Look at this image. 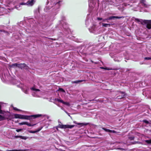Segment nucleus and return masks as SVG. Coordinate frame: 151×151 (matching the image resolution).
I'll use <instances>...</instances> for the list:
<instances>
[{"label": "nucleus", "instance_id": "nucleus-1", "mask_svg": "<svg viewBox=\"0 0 151 151\" xmlns=\"http://www.w3.org/2000/svg\"><path fill=\"white\" fill-rule=\"evenodd\" d=\"M60 1L58 0H48V2L47 5L49 6L50 5L51 6V7H53L52 10H55L58 9L60 6Z\"/></svg>", "mask_w": 151, "mask_h": 151}, {"label": "nucleus", "instance_id": "nucleus-2", "mask_svg": "<svg viewBox=\"0 0 151 151\" xmlns=\"http://www.w3.org/2000/svg\"><path fill=\"white\" fill-rule=\"evenodd\" d=\"M135 22L141 23L142 24H146V27L148 29H151V20H143L141 19L135 18Z\"/></svg>", "mask_w": 151, "mask_h": 151}, {"label": "nucleus", "instance_id": "nucleus-3", "mask_svg": "<svg viewBox=\"0 0 151 151\" xmlns=\"http://www.w3.org/2000/svg\"><path fill=\"white\" fill-rule=\"evenodd\" d=\"M41 116H42V117H46L47 119H48L50 117L49 116L46 115L37 114L27 116L20 114L19 118L20 119H29L31 117H33L34 118H35Z\"/></svg>", "mask_w": 151, "mask_h": 151}, {"label": "nucleus", "instance_id": "nucleus-4", "mask_svg": "<svg viewBox=\"0 0 151 151\" xmlns=\"http://www.w3.org/2000/svg\"><path fill=\"white\" fill-rule=\"evenodd\" d=\"M89 11L91 12L95 7V2L94 0H88Z\"/></svg>", "mask_w": 151, "mask_h": 151}, {"label": "nucleus", "instance_id": "nucleus-5", "mask_svg": "<svg viewBox=\"0 0 151 151\" xmlns=\"http://www.w3.org/2000/svg\"><path fill=\"white\" fill-rule=\"evenodd\" d=\"M35 2V0H28L27 3L22 2L20 4V5H26L28 6H32Z\"/></svg>", "mask_w": 151, "mask_h": 151}, {"label": "nucleus", "instance_id": "nucleus-6", "mask_svg": "<svg viewBox=\"0 0 151 151\" xmlns=\"http://www.w3.org/2000/svg\"><path fill=\"white\" fill-rule=\"evenodd\" d=\"M41 22L42 23V25L45 27L49 26L50 25V22L47 19H45Z\"/></svg>", "mask_w": 151, "mask_h": 151}, {"label": "nucleus", "instance_id": "nucleus-7", "mask_svg": "<svg viewBox=\"0 0 151 151\" xmlns=\"http://www.w3.org/2000/svg\"><path fill=\"white\" fill-rule=\"evenodd\" d=\"M124 18V17H118L115 16H111L109 17L106 19V20H111L114 18L116 19H121L122 18Z\"/></svg>", "mask_w": 151, "mask_h": 151}, {"label": "nucleus", "instance_id": "nucleus-8", "mask_svg": "<svg viewBox=\"0 0 151 151\" xmlns=\"http://www.w3.org/2000/svg\"><path fill=\"white\" fill-rule=\"evenodd\" d=\"M99 29V28L95 25H93V26L91 27V29L92 30V32L94 33H96Z\"/></svg>", "mask_w": 151, "mask_h": 151}, {"label": "nucleus", "instance_id": "nucleus-9", "mask_svg": "<svg viewBox=\"0 0 151 151\" xmlns=\"http://www.w3.org/2000/svg\"><path fill=\"white\" fill-rule=\"evenodd\" d=\"M31 89L32 91H34V92L32 93L33 96H34L36 97L37 96V95L35 92H36L37 91H40V90L38 89H36L34 87H32L31 88Z\"/></svg>", "mask_w": 151, "mask_h": 151}, {"label": "nucleus", "instance_id": "nucleus-10", "mask_svg": "<svg viewBox=\"0 0 151 151\" xmlns=\"http://www.w3.org/2000/svg\"><path fill=\"white\" fill-rule=\"evenodd\" d=\"M55 101H57L59 102H60L61 103H62L63 104L67 105L68 106H69L70 105V104L68 102H65L63 100L60 99H55Z\"/></svg>", "mask_w": 151, "mask_h": 151}, {"label": "nucleus", "instance_id": "nucleus-11", "mask_svg": "<svg viewBox=\"0 0 151 151\" xmlns=\"http://www.w3.org/2000/svg\"><path fill=\"white\" fill-rule=\"evenodd\" d=\"M92 21V19L87 17L86 19V24L87 26H88L90 23H91V22Z\"/></svg>", "mask_w": 151, "mask_h": 151}, {"label": "nucleus", "instance_id": "nucleus-12", "mask_svg": "<svg viewBox=\"0 0 151 151\" xmlns=\"http://www.w3.org/2000/svg\"><path fill=\"white\" fill-rule=\"evenodd\" d=\"M119 94L120 96L117 97L118 99H120L124 97L125 96V94L124 92H120Z\"/></svg>", "mask_w": 151, "mask_h": 151}, {"label": "nucleus", "instance_id": "nucleus-13", "mask_svg": "<svg viewBox=\"0 0 151 151\" xmlns=\"http://www.w3.org/2000/svg\"><path fill=\"white\" fill-rule=\"evenodd\" d=\"M99 24L100 26L102 25L103 27H109L111 26L110 24L104 23L102 22H100Z\"/></svg>", "mask_w": 151, "mask_h": 151}, {"label": "nucleus", "instance_id": "nucleus-14", "mask_svg": "<svg viewBox=\"0 0 151 151\" xmlns=\"http://www.w3.org/2000/svg\"><path fill=\"white\" fill-rule=\"evenodd\" d=\"M42 128H43V127H40L38 128L36 131L29 130V131H28V132L30 133H35L36 132H38L40 131V130H41L42 129Z\"/></svg>", "mask_w": 151, "mask_h": 151}, {"label": "nucleus", "instance_id": "nucleus-15", "mask_svg": "<svg viewBox=\"0 0 151 151\" xmlns=\"http://www.w3.org/2000/svg\"><path fill=\"white\" fill-rule=\"evenodd\" d=\"M141 4H142V5L144 6L145 7H147V5L146 4L145 2V0H141Z\"/></svg>", "mask_w": 151, "mask_h": 151}, {"label": "nucleus", "instance_id": "nucleus-16", "mask_svg": "<svg viewBox=\"0 0 151 151\" xmlns=\"http://www.w3.org/2000/svg\"><path fill=\"white\" fill-rule=\"evenodd\" d=\"M19 65H20L18 67L19 68H21L22 69L25 68L26 66V65L25 64H19Z\"/></svg>", "mask_w": 151, "mask_h": 151}, {"label": "nucleus", "instance_id": "nucleus-17", "mask_svg": "<svg viewBox=\"0 0 151 151\" xmlns=\"http://www.w3.org/2000/svg\"><path fill=\"white\" fill-rule=\"evenodd\" d=\"M58 127L60 128L63 129L66 128V125H64L62 124H59Z\"/></svg>", "mask_w": 151, "mask_h": 151}, {"label": "nucleus", "instance_id": "nucleus-18", "mask_svg": "<svg viewBox=\"0 0 151 151\" xmlns=\"http://www.w3.org/2000/svg\"><path fill=\"white\" fill-rule=\"evenodd\" d=\"M60 23L63 25V28L65 29V27H66L65 25H66V23L63 21H61Z\"/></svg>", "mask_w": 151, "mask_h": 151}, {"label": "nucleus", "instance_id": "nucleus-19", "mask_svg": "<svg viewBox=\"0 0 151 151\" xmlns=\"http://www.w3.org/2000/svg\"><path fill=\"white\" fill-rule=\"evenodd\" d=\"M19 65V64L17 63H15L12 64V65L11 66V67H18V66Z\"/></svg>", "mask_w": 151, "mask_h": 151}, {"label": "nucleus", "instance_id": "nucleus-20", "mask_svg": "<svg viewBox=\"0 0 151 151\" xmlns=\"http://www.w3.org/2000/svg\"><path fill=\"white\" fill-rule=\"evenodd\" d=\"M73 122L75 124H77L78 125H82V126L83 125H86L87 124H85V123H77L76 122V121H74Z\"/></svg>", "mask_w": 151, "mask_h": 151}, {"label": "nucleus", "instance_id": "nucleus-21", "mask_svg": "<svg viewBox=\"0 0 151 151\" xmlns=\"http://www.w3.org/2000/svg\"><path fill=\"white\" fill-rule=\"evenodd\" d=\"M74 127V125H66V128H72Z\"/></svg>", "mask_w": 151, "mask_h": 151}, {"label": "nucleus", "instance_id": "nucleus-22", "mask_svg": "<svg viewBox=\"0 0 151 151\" xmlns=\"http://www.w3.org/2000/svg\"><path fill=\"white\" fill-rule=\"evenodd\" d=\"M40 9V7H38L37 9H36L35 10V11H34L35 13L37 14V13H39Z\"/></svg>", "mask_w": 151, "mask_h": 151}, {"label": "nucleus", "instance_id": "nucleus-23", "mask_svg": "<svg viewBox=\"0 0 151 151\" xmlns=\"http://www.w3.org/2000/svg\"><path fill=\"white\" fill-rule=\"evenodd\" d=\"M26 125H27L28 126H33L36 125L35 124H31L30 123H28V122H26Z\"/></svg>", "mask_w": 151, "mask_h": 151}, {"label": "nucleus", "instance_id": "nucleus-24", "mask_svg": "<svg viewBox=\"0 0 151 151\" xmlns=\"http://www.w3.org/2000/svg\"><path fill=\"white\" fill-rule=\"evenodd\" d=\"M102 129L106 132H110V129H107L105 128H102Z\"/></svg>", "mask_w": 151, "mask_h": 151}, {"label": "nucleus", "instance_id": "nucleus-25", "mask_svg": "<svg viewBox=\"0 0 151 151\" xmlns=\"http://www.w3.org/2000/svg\"><path fill=\"white\" fill-rule=\"evenodd\" d=\"M83 81V80H78V81H76L73 82V83H79Z\"/></svg>", "mask_w": 151, "mask_h": 151}, {"label": "nucleus", "instance_id": "nucleus-26", "mask_svg": "<svg viewBox=\"0 0 151 151\" xmlns=\"http://www.w3.org/2000/svg\"><path fill=\"white\" fill-rule=\"evenodd\" d=\"M4 119V117L0 115V121L3 120Z\"/></svg>", "mask_w": 151, "mask_h": 151}, {"label": "nucleus", "instance_id": "nucleus-27", "mask_svg": "<svg viewBox=\"0 0 151 151\" xmlns=\"http://www.w3.org/2000/svg\"><path fill=\"white\" fill-rule=\"evenodd\" d=\"M20 138H21L22 139H24V140H26L27 139V138L25 136H21L20 137Z\"/></svg>", "mask_w": 151, "mask_h": 151}, {"label": "nucleus", "instance_id": "nucleus-28", "mask_svg": "<svg viewBox=\"0 0 151 151\" xmlns=\"http://www.w3.org/2000/svg\"><path fill=\"white\" fill-rule=\"evenodd\" d=\"M145 141L146 143L148 144H151V139L146 140Z\"/></svg>", "mask_w": 151, "mask_h": 151}, {"label": "nucleus", "instance_id": "nucleus-29", "mask_svg": "<svg viewBox=\"0 0 151 151\" xmlns=\"http://www.w3.org/2000/svg\"><path fill=\"white\" fill-rule=\"evenodd\" d=\"M7 151H23L22 150H7Z\"/></svg>", "mask_w": 151, "mask_h": 151}, {"label": "nucleus", "instance_id": "nucleus-30", "mask_svg": "<svg viewBox=\"0 0 151 151\" xmlns=\"http://www.w3.org/2000/svg\"><path fill=\"white\" fill-rule=\"evenodd\" d=\"M19 115L18 114H15L14 115V117L16 118H19Z\"/></svg>", "mask_w": 151, "mask_h": 151}, {"label": "nucleus", "instance_id": "nucleus-31", "mask_svg": "<svg viewBox=\"0 0 151 151\" xmlns=\"http://www.w3.org/2000/svg\"><path fill=\"white\" fill-rule=\"evenodd\" d=\"M50 8H48V7L47 6H46L44 8V10L45 12H47L48 11V10Z\"/></svg>", "mask_w": 151, "mask_h": 151}, {"label": "nucleus", "instance_id": "nucleus-32", "mask_svg": "<svg viewBox=\"0 0 151 151\" xmlns=\"http://www.w3.org/2000/svg\"><path fill=\"white\" fill-rule=\"evenodd\" d=\"M26 122H22L19 123V124L20 125H24V124L26 125Z\"/></svg>", "mask_w": 151, "mask_h": 151}, {"label": "nucleus", "instance_id": "nucleus-33", "mask_svg": "<svg viewBox=\"0 0 151 151\" xmlns=\"http://www.w3.org/2000/svg\"><path fill=\"white\" fill-rule=\"evenodd\" d=\"M13 109L15 110L18 111H20V110L19 109H17L16 107H13Z\"/></svg>", "mask_w": 151, "mask_h": 151}, {"label": "nucleus", "instance_id": "nucleus-34", "mask_svg": "<svg viewBox=\"0 0 151 151\" xmlns=\"http://www.w3.org/2000/svg\"><path fill=\"white\" fill-rule=\"evenodd\" d=\"M28 89H27L25 91H24V92L26 94H28Z\"/></svg>", "mask_w": 151, "mask_h": 151}, {"label": "nucleus", "instance_id": "nucleus-35", "mask_svg": "<svg viewBox=\"0 0 151 151\" xmlns=\"http://www.w3.org/2000/svg\"><path fill=\"white\" fill-rule=\"evenodd\" d=\"M144 59L145 60H150L151 59V58L149 57H145Z\"/></svg>", "mask_w": 151, "mask_h": 151}, {"label": "nucleus", "instance_id": "nucleus-36", "mask_svg": "<svg viewBox=\"0 0 151 151\" xmlns=\"http://www.w3.org/2000/svg\"><path fill=\"white\" fill-rule=\"evenodd\" d=\"M22 129H17L16 130V131L17 132H19L21 131L22 130Z\"/></svg>", "mask_w": 151, "mask_h": 151}, {"label": "nucleus", "instance_id": "nucleus-37", "mask_svg": "<svg viewBox=\"0 0 151 151\" xmlns=\"http://www.w3.org/2000/svg\"><path fill=\"white\" fill-rule=\"evenodd\" d=\"M110 132H111L113 133H116V132L114 130H110Z\"/></svg>", "mask_w": 151, "mask_h": 151}, {"label": "nucleus", "instance_id": "nucleus-38", "mask_svg": "<svg viewBox=\"0 0 151 151\" xmlns=\"http://www.w3.org/2000/svg\"><path fill=\"white\" fill-rule=\"evenodd\" d=\"M143 122L146 124H148L149 122L147 120H144L143 121Z\"/></svg>", "mask_w": 151, "mask_h": 151}, {"label": "nucleus", "instance_id": "nucleus-39", "mask_svg": "<svg viewBox=\"0 0 151 151\" xmlns=\"http://www.w3.org/2000/svg\"><path fill=\"white\" fill-rule=\"evenodd\" d=\"M97 19L98 20H102V18L100 17H98L97 18Z\"/></svg>", "mask_w": 151, "mask_h": 151}, {"label": "nucleus", "instance_id": "nucleus-40", "mask_svg": "<svg viewBox=\"0 0 151 151\" xmlns=\"http://www.w3.org/2000/svg\"><path fill=\"white\" fill-rule=\"evenodd\" d=\"M110 14V15H112V14H112L111 13H105V14L106 15H108V14Z\"/></svg>", "mask_w": 151, "mask_h": 151}, {"label": "nucleus", "instance_id": "nucleus-41", "mask_svg": "<svg viewBox=\"0 0 151 151\" xmlns=\"http://www.w3.org/2000/svg\"><path fill=\"white\" fill-rule=\"evenodd\" d=\"M2 110H1V104H0V113H2Z\"/></svg>", "mask_w": 151, "mask_h": 151}, {"label": "nucleus", "instance_id": "nucleus-42", "mask_svg": "<svg viewBox=\"0 0 151 151\" xmlns=\"http://www.w3.org/2000/svg\"><path fill=\"white\" fill-rule=\"evenodd\" d=\"M65 112L70 116V115H69V114L68 113L67 111H65Z\"/></svg>", "mask_w": 151, "mask_h": 151}, {"label": "nucleus", "instance_id": "nucleus-43", "mask_svg": "<svg viewBox=\"0 0 151 151\" xmlns=\"http://www.w3.org/2000/svg\"><path fill=\"white\" fill-rule=\"evenodd\" d=\"M114 60H115V61H120L121 60V59H120L119 60H116V58H115V59H114Z\"/></svg>", "mask_w": 151, "mask_h": 151}, {"label": "nucleus", "instance_id": "nucleus-44", "mask_svg": "<svg viewBox=\"0 0 151 151\" xmlns=\"http://www.w3.org/2000/svg\"><path fill=\"white\" fill-rule=\"evenodd\" d=\"M60 90L61 91H62V92L65 91L62 88H60Z\"/></svg>", "mask_w": 151, "mask_h": 151}, {"label": "nucleus", "instance_id": "nucleus-45", "mask_svg": "<svg viewBox=\"0 0 151 151\" xmlns=\"http://www.w3.org/2000/svg\"><path fill=\"white\" fill-rule=\"evenodd\" d=\"M20 136H15V137L16 138H20Z\"/></svg>", "mask_w": 151, "mask_h": 151}, {"label": "nucleus", "instance_id": "nucleus-46", "mask_svg": "<svg viewBox=\"0 0 151 151\" xmlns=\"http://www.w3.org/2000/svg\"><path fill=\"white\" fill-rule=\"evenodd\" d=\"M129 138L131 140H133L134 139V137H130Z\"/></svg>", "mask_w": 151, "mask_h": 151}, {"label": "nucleus", "instance_id": "nucleus-47", "mask_svg": "<svg viewBox=\"0 0 151 151\" xmlns=\"http://www.w3.org/2000/svg\"><path fill=\"white\" fill-rule=\"evenodd\" d=\"M102 20L103 22H104L105 21H106V19H102Z\"/></svg>", "mask_w": 151, "mask_h": 151}, {"label": "nucleus", "instance_id": "nucleus-48", "mask_svg": "<svg viewBox=\"0 0 151 151\" xmlns=\"http://www.w3.org/2000/svg\"><path fill=\"white\" fill-rule=\"evenodd\" d=\"M61 109H62L63 110L65 111V110H64V109H63V108L62 107Z\"/></svg>", "mask_w": 151, "mask_h": 151}, {"label": "nucleus", "instance_id": "nucleus-49", "mask_svg": "<svg viewBox=\"0 0 151 151\" xmlns=\"http://www.w3.org/2000/svg\"><path fill=\"white\" fill-rule=\"evenodd\" d=\"M57 12V11H56V12H55V13H56V14H55H55H56Z\"/></svg>", "mask_w": 151, "mask_h": 151}, {"label": "nucleus", "instance_id": "nucleus-50", "mask_svg": "<svg viewBox=\"0 0 151 151\" xmlns=\"http://www.w3.org/2000/svg\"><path fill=\"white\" fill-rule=\"evenodd\" d=\"M49 121H51V119H49Z\"/></svg>", "mask_w": 151, "mask_h": 151}, {"label": "nucleus", "instance_id": "nucleus-51", "mask_svg": "<svg viewBox=\"0 0 151 151\" xmlns=\"http://www.w3.org/2000/svg\"><path fill=\"white\" fill-rule=\"evenodd\" d=\"M101 68L102 69H105V68H103V67L102 68Z\"/></svg>", "mask_w": 151, "mask_h": 151}, {"label": "nucleus", "instance_id": "nucleus-52", "mask_svg": "<svg viewBox=\"0 0 151 151\" xmlns=\"http://www.w3.org/2000/svg\"><path fill=\"white\" fill-rule=\"evenodd\" d=\"M89 15H90V14H88V16Z\"/></svg>", "mask_w": 151, "mask_h": 151}, {"label": "nucleus", "instance_id": "nucleus-53", "mask_svg": "<svg viewBox=\"0 0 151 151\" xmlns=\"http://www.w3.org/2000/svg\"><path fill=\"white\" fill-rule=\"evenodd\" d=\"M119 149H122V148H119Z\"/></svg>", "mask_w": 151, "mask_h": 151}, {"label": "nucleus", "instance_id": "nucleus-54", "mask_svg": "<svg viewBox=\"0 0 151 151\" xmlns=\"http://www.w3.org/2000/svg\"><path fill=\"white\" fill-rule=\"evenodd\" d=\"M1 31V30H0V31Z\"/></svg>", "mask_w": 151, "mask_h": 151}]
</instances>
